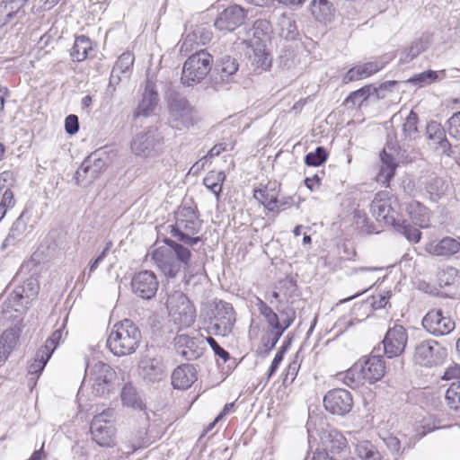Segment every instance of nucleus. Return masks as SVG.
Instances as JSON below:
<instances>
[{
  "label": "nucleus",
  "instance_id": "obj_1",
  "mask_svg": "<svg viewBox=\"0 0 460 460\" xmlns=\"http://www.w3.org/2000/svg\"><path fill=\"white\" fill-rule=\"evenodd\" d=\"M399 204L397 199L387 192L376 194L371 203V212L377 221L392 226L396 232L402 234L409 242L418 243L421 237V232L407 223L406 220L398 218Z\"/></svg>",
  "mask_w": 460,
  "mask_h": 460
},
{
  "label": "nucleus",
  "instance_id": "obj_2",
  "mask_svg": "<svg viewBox=\"0 0 460 460\" xmlns=\"http://www.w3.org/2000/svg\"><path fill=\"white\" fill-rule=\"evenodd\" d=\"M166 245L155 249L151 257L156 267L167 277L174 278L182 265L189 266L191 252L182 243L165 238Z\"/></svg>",
  "mask_w": 460,
  "mask_h": 460
},
{
  "label": "nucleus",
  "instance_id": "obj_3",
  "mask_svg": "<svg viewBox=\"0 0 460 460\" xmlns=\"http://www.w3.org/2000/svg\"><path fill=\"white\" fill-rule=\"evenodd\" d=\"M169 132L166 125H155L136 134L130 141V150L142 158H154L164 150V144Z\"/></svg>",
  "mask_w": 460,
  "mask_h": 460
},
{
  "label": "nucleus",
  "instance_id": "obj_4",
  "mask_svg": "<svg viewBox=\"0 0 460 460\" xmlns=\"http://www.w3.org/2000/svg\"><path fill=\"white\" fill-rule=\"evenodd\" d=\"M141 341L139 329L128 319L116 323L107 339V347L115 356L134 353Z\"/></svg>",
  "mask_w": 460,
  "mask_h": 460
},
{
  "label": "nucleus",
  "instance_id": "obj_5",
  "mask_svg": "<svg viewBox=\"0 0 460 460\" xmlns=\"http://www.w3.org/2000/svg\"><path fill=\"white\" fill-rule=\"evenodd\" d=\"M201 227L197 213L191 207H181L176 213L175 224L171 226V234L182 244L194 246L201 241L199 236H192Z\"/></svg>",
  "mask_w": 460,
  "mask_h": 460
},
{
  "label": "nucleus",
  "instance_id": "obj_6",
  "mask_svg": "<svg viewBox=\"0 0 460 460\" xmlns=\"http://www.w3.org/2000/svg\"><path fill=\"white\" fill-rule=\"evenodd\" d=\"M84 378L90 383L94 395L105 397L113 390L116 372L102 361L87 362Z\"/></svg>",
  "mask_w": 460,
  "mask_h": 460
},
{
  "label": "nucleus",
  "instance_id": "obj_7",
  "mask_svg": "<svg viewBox=\"0 0 460 460\" xmlns=\"http://www.w3.org/2000/svg\"><path fill=\"white\" fill-rule=\"evenodd\" d=\"M212 56L204 49L196 50L184 62L181 82L185 86L199 84L211 70Z\"/></svg>",
  "mask_w": 460,
  "mask_h": 460
},
{
  "label": "nucleus",
  "instance_id": "obj_8",
  "mask_svg": "<svg viewBox=\"0 0 460 460\" xmlns=\"http://www.w3.org/2000/svg\"><path fill=\"white\" fill-rule=\"evenodd\" d=\"M255 306L259 313L264 317L268 325L278 332L284 333L296 319V310L288 305L279 304L276 306V313L261 297L255 296Z\"/></svg>",
  "mask_w": 460,
  "mask_h": 460
},
{
  "label": "nucleus",
  "instance_id": "obj_9",
  "mask_svg": "<svg viewBox=\"0 0 460 460\" xmlns=\"http://www.w3.org/2000/svg\"><path fill=\"white\" fill-rule=\"evenodd\" d=\"M166 307L173 322L182 327H189L195 322L196 310L189 298L180 290L171 293L166 300Z\"/></svg>",
  "mask_w": 460,
  "mask_h": 460
},
{
  "label": "nucleus",
  "instance_id": "obj_10",
  "mask_svg": "<svg viewBox=\"0 0 460 460\" xmlns=\"http://www.w3.org/2000/svg\"><path fill=\"white\" fill-rule=\"evenodd\" d=\"M114 411L106 409L95 415L91 423L92 438L100 447H110L115 443L116 429L112 423Z\"/></svg>",
  "mask_w": 460,
  "mask_h": 460
},
{
  "label": "nucleus",
  "instance_id": "obj_11",
  "mask_svg": "<svg viewBox=\"0 0 460 460\" xmlns=\"http://www.w3.org/2000/svg\"><path fill=\"white\" fill-rule=\"evenodd\" d=\"M211 329L215 335H228L235 323V312L230 303L214 301L210 310Z\"/></svg>",
  "mask_w": 460,
  "mask_h": 460
},
{
  "label": "nucleus",
  "instance_id": "obj_12",
  "mask_svg": "<svg viewBox=\"0 0 460 460\" xmlns=\"http://www.w3.org/2000/svg\"><path fill=\"white\" fill-rule=\"evenodd\" d=\"M447 356V349L437 341L429 339L418 342L414 348L413 359L423 367L440 365Z\"/></svg>",
  "mask_w": 460,
  "mask_h": 460
},
{
  "label": "nucleus",
  "instance_id": "obj_13",
  "mask_svg": "<svg viewBox=\"0 0 460 460\" xmlns=\"http://www.w3.org/2000/svg\"><path fill=\"white\" fill-rule=\"evenodd\" d=\"M194 108L183 97H173L169 102V123L172 128L186 130L194 125Z\"/></svg>",
  "mask_w": 460,
  "mask_h": 460
},
{
  "label": "nucleus",
  "instance_id": "obj_14",
  "mask_svg": "<svg viewBox=\"0 0 460 460\" xmlns=\"http://www.w3.org/2000/svg\"><path fill=\"white\" fill-rule=\"evenodd\" d=\"M238 68L239 64L234 58L228 55L220 58L210 76L211 87L217 91L227 89Z\"/></svg>",
  "mask_w": 460,
  "mask_h": 460
},
{
  "label": "nucleus",
  "instance_id": "obj_15",
  "mask_svg": "<svg viewBox=\"0 0 460 460\" xmlns=\"http://www.w3.org/2000/svg\"><path fill=\"white\" fill-rule=\"evenodd\" d=\"M421 324L427 332L435 337L447 335L456 328L454 320L441 309H430L422 318Z\"/></svg>",
  "mask_w": 460,
  "mask_h": 460
},
{
  "label": "nucleus",
  "instance_id": "obj_16",
  "mask_svg": "<svg viewBox=\"0 0 460 460\" xmlns=\"http://www.w3.org/2000/svg\"><path fill=\"white\" fill-rule=\"evenodd\" d=\"M408 343V332L402 326L395 324L389 328L382 341L384 354L388 358L401 356Z\"/></svg>",
  "mask_w": 460,
  "mask_h": 460
},
{
  "label": "nucleus",
  "instance_id": "obj_17",
  "mask_svg": "<svg viewBox=\"0 0 460 460\" xmlns=\"http://www.w3.org/2000/svg\"><path fill=\"white\" fill-rule=\"evenodd\" d=\"M102 155H105V153L98 150L92 153L83 161L75 174V181L77 185L82 184L84 181L90 183L99 176L107 165L106 161L102 156Z\"/></svg>",
  "mask_w": 460,
  "mask_h": 460
},
{
  "label": "nucleus",
  "instance_id": "obj_18",
  "mask_svg": "<svg viewBox=\"0 0 460 460\" xmlns=\"http://www.w3.org/2000/svg\"><path fill=\"white\" fill-rule=\"evenodd\" d=\"M323 403L328 411L342 416L351 411L353 399L349 391L336 388L329 391L324 395Z\"/></svg>",
  "mask_w": 460,
  "mask_h": 460
},
{
  "label": "nucleus",
  "instance_id": "obj_19",
  "mask_svg": "<svg viewBox=\"0 0 460 460\" xmlns=\"http://www.w3.org/2000/svg\"><path fill=\"white\" fill-rule=\"evenodd\" d=\"M246 15L247 10L238 4H232L217 15L214 26L221 31H233L244 22Z\"/></svg>",
  "mask_w": 460,
  "mask_h": 460
},
{
  "label": "nucleus",
  "instance_id": "obj_20",
  "mask_svg": "<svg viewBox=\"0 0 460 460\" xmlns=\"http://www.w3.org/2000/svg\"><path fill=\"white\" fill-rule=\"evenodd\" d=\"M359 365V374L363 381L374 384L379 381L385 374V362L381 355L371 354L366 358L360 359L358 362Z\"/></svg>",
  "mask_w": 460,
  "mask_h": 460
},
{
  "label": "nucleus",
  "instance_id": "obj_21",
  "mask_svg": "<svg viewBox=\"0 0 460 460\" xmlns=\"http://www.w3.org/2000/svg\"><path fill=\"white\" fill-rule=\"evenodd\" d=\"M131 288L137 296L143 299L152 298L158 289L155 274L150 270H142L135 274L131 280Z\"/></svg>",
  "mask_w": 460,
  "mask_h": 460
},
{
  "label": "nucleus",
  "instance_id": "obj_22",
  "mask_svg": "<svg viewBox=\"0 0 460 460\" xmlns=\"http://www.w3.org/2000/svg\"><path fill=\"white\" fill-rule=\"evenodd\" d=\"M428 145L441 155L451 156L452 146L447 138L446 130L441 124L431 121L427 125Z\"/></svg>",
  "mask_w": 460,
  "mask_h": 460
},
{
  "label": "nucleus",
  "instance_id": "obj_23",
  "mask_svg": "<svg viewBox=\"0 0 460 460\" xmlns=\"http://www.w3.org/2000/svg\"><path fill=\"white\" fill-rule=\"evenodd\" d=\"M396 152L395 143L387 142L380 153L381 167L377 174V181L388 186L395 174L398 164L394 154Z\"/></svg>",
  "mask_w": 460,
  "mask_h": 460
},
{
  "label": "nucleus",
  "instance_id": "obj_24",
  "mask_svg": "<svg viewBox=\"0 0 460 460\" xmlns=\"http://www.w3.org/2000/svg\"><path fill=\"white\" fill-rule=\"evenodd\" d=\"M425 250L432 256L451 258L460 252V237L444 236L427 243Z\"/></svg>",
  "mask_w": 460,
  "mask_h": 460
},
{
  "label": "nucleus",
  "instance_id": "obj_25",
  "mask_svg": "<svg viewBox=\"0 0 460 460\" xmlns=\"http://www.w3.org/2000/svg\"><path fill=\"white\" fill-rule=\"evenodd\" d=\"M38 293V281L33 278H30L14 288L9 296V302H13V306L21 305L27 308L29 304L37 296Z\"/></svg>",
  "mask_w": 460,
  "mask_h": 460
},
{
  "label": "nucleus",
  "instance_id": "obj_26",
  "mask_svg": "<svg viewBox=\"0 0 460 460\" xmlns=\"http://www.w3.org/2000/svg\"><path fill=\"white\" fill-rule=\"evenodd\" d=\"M426 197L432 202H438L444 198L448 191V181L432 172L420 180Z\"/></svg>",
  "mask_w": 460,
  "mask_h": 460
},
{
  "label": "nucleus",
  "instance_id": "obj_27",
  "mask_svg": "<svg viewBox=\"0 0 460 460\" xmlns=\"http://www.w3.org/2000/svg\"><path fill=\"white\" fill-rule=\"evenodd\" d=\"M159 102V95L155 87V84L147 79L146 82L145 89L142 93L141 101L139 102L134 117H149L151 116Z\"/></svg>",
  "mask_w": 460,
  "mask_h": 460
},
{
  "label": "nucleus",
  "instance_id": "obj_28",
  "mask_svg": "<svg viewBox=\"0 0 460 460\" xmlns=\"http://www.w3.org/2000/svg\"><path fill=\"white\" fill-rule=\"evenodd\" d=\"M138 367L139 375L148 382H159L165 377V367L159 357L145 356Z\"/></svg>",
  "mask_w": 460,
  "mask_h": 460
},
{
  "label": "nucleus",
  "instance_id": "obj_29",
  "mask_svg": "<svg viewBox=\"0 0 460 460\" xmlns=\"http://www.w3.org/2000/svg\"><path fill=\"white\" fill-rule=\"evenodd\" d=\"M212 39V32L205 24L197 25L184 38L180 52L187 54L193 50L194 45H206Z\"/></svg>",
  "mask_w": 460,
  "mask_h": 460
},
{
  "label": "nucleus",
  "instance_id": "obj_30",
  "mask_svg": "<svg viewBox=\"0 0 460 460\" xmlns=\"http://www.w3.org/2000/svg\"><path fill=\"white\" fill-rule=\"evenodd\" d=\"M196 368L190 364H182L176 367L172 374L173 388L186 390L196 381Z\"/></svg>",
  "mask_w": 460,
  "mask_h": 460
},
{
  "label": "nucleus",
  "instance_id": "obj_31",
  "mask_svg": "<svg viewBox=\"0 0 460 460\" xmlns=\"http://www.w3.org/2000/svg\"><path fill=\"white\" fill-rule=\"evenodd\" d=\"M321 441L324 447V450H329L332 453L341 452L347 445L346 438L337 429H327L323 431L321 435Z\"/></svg>",
  "mask_w": 460,
  "mask_h": 460
},
{
  "label": "nucleus",
  "instance_id": "obj_32",
  "mask_svg": "<svg viewBox=\"0 0 460 460\" xmlns=\"http://www.w3.org/2000/svg\"><path fill=\"white\" fill-rule=\"evenodd\" d=\"M406 210L414 225L420 227H428L429 225V209L417 200L408 203Z\"/></svg>",
  "mask_w": 460,
  "mask_h": 460
},
{
  "label": "nucleus",
  "instance_id": "obj_33",
  "mask_svg": "<svg viewBox=\"0 0 460 460\" xmlns=\"http://www.w3.org/2000/svg\"><path fill=\"white\" fill-rule=\"evenodd\" d=\"M334 7L328 0H314L311 3L312 15L321 22H329L334 17Z\"/></svg>",
  "mask_w": 460,
  "mask_h": 460
},
{
  "label": "nucleus",
  "instance_id": "obj_34",
  "mask_svg": "<svg viewBox=\"0 0 460 460\" xmlns=\"http://www.w3.org/2000/svg\"><path fill=\"white\" fill-rule=\"evenodd\" d=\"M14 329H8L0 336V367L6 361L18 341Z\"/></svg>",
  "mask_w": 460,
  "mask_h": 460
},
{
  "label": "nucleus",
  "instance_id": "obj_35",
  "mask_svg": "<svg viewBox=\"0 0 460 460\" xmlns=\"http://www.w3.org/2000/svg\"><path fill=\"white\" fill-rule=\"evenodd\" d=\"M89 50H92L90 39L84 35H81L75 38L70 56L74 61L81 62L87 58Z\"/></svg>",
  "mask_w": 460,
  "mask_h": 460
},
{
  "label": "nucleus",
  "instance_id": "obj_36",
  "mask_svg": "<svg viewBox=\"0 0 460 460\" xmlns=\"http://www.w3.org/2000/svg\"><path fill=\"white\" fill-rule=\"evenodd\" d=\"M431 40L432 39L429 33H423L420 38L415 40L407 49L405 57L402 58L403 62H410L421 52L425 51L430 45Z\"/></svg>",
  "mask_w": 460,
  "mask_h": 460
},
{
  "label": "nucleus",
  "instance_id": "obj_37",
  "mask_svg": "<svg viewBox=\"0 0 460 460\" xmlns=\"http://www.w3.org/2000/svg\"><path fill=\"white\" fill-rule=\"evenodd\" d=\"M254 198L260 201L269 211L279 212L282 204H279L278 197L268 189H260L254 191Z\"/></svg>",
  "mask_w": 460,
  "mask_h": 460
},
{
  "label": "nucleus",
  "instance_id": "obj_38",
  "mask_svg": "<svg viewBox=\"0 0 460 460\" xmlns=\"http://www.w3.org/2000/svg\"><path fill=\"white\" fill-rule=\"evenodd\" d=\"M278 26L279 27V35L288 40H293L298 35V30L296 21L286 14L279 17Z\"/></svg>",
  "mask_w": 460,
  "mask_h": 460
},
{
  "label": "nucleus",
  "instance_id": "obj_39",
  "mask_svg": "<svg viewBox=\"0 0 460 460\" xmlns=\"http://www.w3.org/2000/svg\"><path fill=\"white\" fill-rule=\"evenodd\" d=\"M28 217L22 212L13 222L7 237L4 240V244H13L16 240H19L27 230Z\"/></svg>",
  "mask_w": 460,
  "mask_h": 460
},
{
  "label": "nucleus",
  "instance_id": "obj_40",
  "mask_svg": "<svg viewBox=\"0 0 460 460\" xmlns=\"http://www.w3.org/2000/svg\"><path fill=\"white\" fill-rule=\"evenodd\" d=\"M226 180V174L224 172H209L203 179V184L213 194L216 195L217 199H219L222 191L223 182Z\"/></svg>",
  "mask_w": 460,
  "mask_h": 460
},
{
  "label": "nucleus",
  "instance_id": "obj_41",
  "mask_svg": "<svg viewBox=\"0 0 460 460\" xmlns=\"http://www.w3.org/2000/svg\"><path fill=\"white\" fill-rule=\"evenodd\" d=\"M50 357L51 356H49V354L41 349L36 351L33 361L28 367V374L31 376V380H36L40 376Z\"/></svg>",
  "mask_w": 460,
  "mask_h": 460
},
{
  "label": "nucleus",
  "instance_id": "obj_42",
  "mask_svg": "<svg viewBox=\"0 0 460 460\" xmlns=\"http://www.w3.org/2000/svg\"><path fill=\"white\" fill-rule=\"evenodd\" d=\"M121 401L124 405L133 409L143 410L144 403L130 384H126L121 391Z\"/></svg>",
  "mask_w": 460,
  "mask_h": 460
},
{
  "label": "nucleus",
  "instance_id": "obj_43",
  "mask_svg": "<svg viewBox=\"0 0 460 460\" xmlns=\"http://www.w3.org/2000/svg\"><path fill=\"white\" fill-rule=\"evenodd\" d=\"M377 94V90L371 84L366 85L357 91L352 92L345 100L347 104L360 106L371 95Z\"/></svg>",
  "mask_w": 460,
  "mask_h": 460
},
{
  "label": "nucleus",
  "instance_id": "obj_44",
  "mask_svg": "<svg viewBox=\"0 0 460 460\" xmlns=\"http://www.w3.org/2000/svg\"><path fill=\"white\" fill-rule=\"evenodd\" d=\"M283 333L277 330L271 329L266 335L261 338V347L257 349V353L262 357H266L275 348Z\"/></svg>",
  "mask_w": 460,
  "mask_h": 460
},
{
  "label": "nucleus",
  "instance_id": "obj_45",
  "mask_svg": "<svg viewBox=\"0 0 460 460\" xmlns=\"http://www.w3.org/2000/svg\"><path fill=\"white\" fill-rule=\"evenodd\" d=\"M359 365L356 362L350 368L338 375L339 379L349 387H357L363 383V378L359 374Z\"/></svg>",
  "mask_w": 460,
  "mask_h": 460
},
{
  "label": "nucleus",
  "instance_id": "obj_46",
  "mask_svg": "<svg viewBox=\"0 0 460 460\" xmlns=\"http://www.w3.org/2000/svg\"><path fill=\"white\" fill-rule=\"evenodd\" d=\"M356 453L362 460H381V455L376 447L369 441L359 442L356 447Z\"/></svg>",
  "mask_w": 460,
  "mask_h": 460
},
{
  "label": "nucleus",
  "instance_id": "obj_47",
  "mask_svg": "<svg viewBox=\"0 0 460 460\" xmlns=\"http://www.w3.org/2000/svg\"><path fill=\"white\" fill-rule=\"evenodd\" d=\"M249 58L252 59V64L257 68L266 70L270 66L271 59L269 58V55L265 52V49L261 45L252 49V55L250 54Z\"/></svg>",
  "mask_w": 460,
  "mask_h": 460
},
{
  "label": "nucleus",
  "instance_id": "obj_48",
  "mask_svg": "<svg viewBox=\"0 0 460 460\" xmlns=\"http://www.w3.org/2000/svg\"><path fill=\"white\" fill-rule=\"evenodd\" d=\"M447 405L454 410H460V379L453 382L446 392Z\"/></svg>",
  "mask_w": 460,
  "mask_h": 460
},
{
  "label": "nucleus",
  "instance_id": "obj_49",
  "mask_svg": "<svg viewBox=\"0 0 460 460\" xmlns=\"http://www.w3.org/2000/svg\"><path fill=\"white\" fill-rule=\"evenodd\" d=\"M418 121L419 118L417 113H415L413 111H411L402 125V132L406 138H416L419 133L417 127Z\"/></svg>",
  "mask_w": 460,
  "mask_h": 460
},
{
  "label": "nucleus",
  "instance_id": "obj_50",
  "mask_svg": "<svg viewBox=\"0 0 460 460\" xmlns=\"http://www.w3.org/2000/svg\"><path fill=\"white\" fill-rule=\"evenodd\" d=\"M134 60L135 58L132 53L124 52L119 57L112 68H114L115 71L124 74V76L128 77L134 64Z\"/></svg>",
  "mask_w": 460,
  "mask_h": 460
},
{
  "label": "nucleus",
  "instance_id": "obj_51",
  "mask_svg": "<svg viewBox=\"0 0 460 460\" xmlns=\"http://www.w3.org/2000/svg\"><path fill=\"white\" fill-rule=\"evenodd\" d=\"M327 159V152L324 147L318 146L314 152L308 153L305 157V163L308 166H319Z\"/></svg>",
  "mask_w": 460,
  "mask_h": 460
},
{
  "label": "nucleus",
  "instance_id": "obj_52",
  "mask_svg": "<svg viewBox=\"0 0 460 460\" xmlns=\"http://www.w3.org/2000/svg\"><path fill=\"white\" fill-rule=\"evenodd\" d=\"M178 354L186 360H194L201 356L202 349L199 347L197 341L192 338L185 348L179 350Z\"/></svg>",
  "mask_w": 460,
  "mask_h": 460
},
{
  "label": "nucleus",
  "instance_id": "obj_53",
  "mask_svg": "<svg viewBox=\"0 0 460 460\" xmlns=\"http://www.w3.org/2000/svg\"><path fill=\"white\" fill-rule=\"evenodd\" d=\"M65 329V323H63L58 329H57L51 336L46 341L45 345L40 349L47 352L49 356H51L56 348L58 347L60 340L63 336V332Z\"/></svg>",
  "mask_w": 460,
  "mask_h": 460
},
{
  "label": "nucleus",
  "instance_id": "obj_54",
  "mask_svg": "<svg viewBox=\"0 0 460 460\" xmlns=\"http://www.w3.org/2000/svg\"><path fill=\"white\" fill-rule=\"evenodd\" d=\"M438 284L440 287L450 286L458 278V270L455 267H447L438 272Z\"/></svg>",
  "mask_w": 460,
  "mask_h": 460
},
{
  "label": "nucleus",
  "instance_id": "obj_55",
  "mask_svg": "<svg viewBox=\"0 0 460 460\" xmlns=\"http://www.w3.org/2000/svg\"><path fill=\"white\" fill-rule=\"evenodd\" d=\"M437 78L436 72L432 70H428L420 74H417L411 77L408 82L417 85L419 87H422L426 84H430L432 81H434Z\"/></svg>",
  "mask_w": 460,
  "mask_h": 460
},
{
  "label": "nucleus",
  "instance_id": "obj_56",
  "mask_svg": "<svg viewBox=\"0 0 460 460\" xmlns=\"http://www.w3.org/2000/svg\"><path fill=\"white\" fill-rule=\"evenodd\" d=\"M111 246L112 243L111 241L108 242L103 251L93 261L90 262L89 272L86 273L85 271H84L80 277L82 278L83 281L84 280L85 278L86 279H90L92 272H93L98 268V266L103 261Z\"/></svg>",
  "mask_w": 460,
  "mask_h": 460
},
{
  "label": "nucleus",
  "instance_id": "obj_57",
  "mask_svg": "<svg viewBox=\"0 0 460 460\" xmlns=\"http://www.w3.org/2000/svg\"><path fill=\"white\" fill-rule=\"evenodd\" d=\"M15 204L13 193L11 190H6L0 201V221L4 217L7 209L13 208Z\"/></svg>",
  "mask_w": 460,
  "mask_h": 460
},
{
  "label": "nucleus",
  "instance_id": "obj_58",
  "mask_svg": "<svg viewBox=\"0 0 460 460\" xmlns=\"http://www.w3.org/2000/svg\"><path fill=\"white\" fill-rule=\"evenodd\" d=\"M448 124V134L460 140V111L454 113L447 120Z\"/></svg>",
  "mask_w": 460,
  "mask_h": 460
},
{
  "label": "nucleus",
  "instance_id": "obj_59",
  "mask_svg": "<svg viewBox=\"0 0 460 460\" xmlns=\"http://www.w3.org/2000/svg\"><path fill=\"white\" fill-rule=\"evenodd\" d=\"M146 442L144 441V438L142 436L136 438L127 443H124L123 447H121L122 454L127 455V456L133 454L136 450L143 447L145 446Z\"/></svg>",
  "mask_w": 460,
  "mask_h": 460
},
{
  "label": "nucleus",
  "instance_id": "obj_60",
  "mask_svg": "<svg viewBox=\"0 0 460 460\" xmlns=\"http://www.w3.org/2000/svg\"><path fill=\"white\" fill-rule=\"evenodd\" d=\"M387 62L388 61L385 60L384 58H380L375 61H370L364 64L362 66L366 74V76L368 77L374 75L375 73L378 72L385 66Z\"/></svg>",
  "mask_w": 460,
  "mask_h": 460
},
{
  "label": "nucleus",
  "instance_id": "obj_61",
  "mask_svg": "<svg viewBox=\"0 0 460 460\" xmlns=\"http://www.w3.org/2000/svg\"><path fill=\"white\" fill-rule=\"evenodd\" d=\"M367 78L362 66H358L350 68L343 77V83L348 84L349 82Z\"/></svg>",
  "mask_w": 460,
  "mask_h": 460
},
{
  "label": "nucleus",
  "instance_id": "obj_62",
  "mask_svg": "<svg viewBox=\"0 0 460 460\" xmlns=\"http://www.w3.org/2000/svg\"><path fill=\"white\" fill-rule=\"evenodd\" d=\"M207 341L213 349L215 355L222 358L224 362H226L230 359V354L225 349H223L214 338L208 337Z\"/></svg>",
  "mask_w": 460,
  "mask_h": 460
},
{
  "label": "nucleus",
  "instance_id": "obj_63",
  "mask_svg": "<svg viewBox=\"0 0 460 460\" xmlns=\"http://www.w3.org/2000/svg\"><path fill=\"white\" fill-rule=\"evenodd\" d=\"M300 363H298L296 360H293L292 362H290L287 367V372L284 376L283 383L292 384L298 373Z\"/></svg>",
  "mask_w": 460,
  "mask_h": 460
},
{
  "label": "nucleus",
  "instance_id": "obj_64",
  "mask_svg": "<svg viewBox=\"0 0 460 460\" xmlns=\"http://www.w3.org/2000/svg\"><path fill=\"white\" fill-rule=\"evenodd\" d=\"M65 130L68 135H74L79 130L78 117L74 114L68 115L65 119Z\"/></svg>",
  "mask_w": 460,
  "mask_h": 460
}]
</instances>
